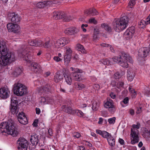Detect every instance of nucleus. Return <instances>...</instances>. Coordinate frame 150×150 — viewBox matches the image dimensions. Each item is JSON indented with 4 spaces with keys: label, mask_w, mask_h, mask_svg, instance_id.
Masks as SVG:
<instances>
[{
    "label": "nucleus",
    "mask_w": 150,
    "mask_h": 150,
    "mask_svg": "<svg viewBox=\"0 0 150 150\" xmlns=\"http://www.w3.org/2000/svg\"><path fill=\"white\" fill-rule=\"evenodd\" d=\"M7 133L13 137H16L18 134L17 129L12 123L6 122L0 124V133Z\"/></svg>",
    "instance_id": "nucleus-1"
},
{
    "label": "nucleus",
    "mask_w": 150,
    "mask_h": 150,
    "mask_svg": "<svg viewBox=\"0 0 150 150\" xmlns=\"http://www.w3.org/2000/svg\"><path fill=\"white\" fill-rule=\"evenodd\" d=\"M121 55L119 57H114L112 59L113 61L118 63L123 67H128V64L126 61L132 63L133 62L132 58L129 56L128 54L124 52H121Z\"/></svg>",
    "instance_id": "nucleus-2"
},
{
    "label": "nucleus",
    "mask_w": 150,
    "mask_h": 150,
    "mask_svg": "<svg viewBox=\"0 0 150 150\" xmlns=\"http://www.w3.org/2000/svg\"><path fill=\"white\" fill-rule=\"evenodd\" d=\"M128 22V18L127 16L121 18L119 19H115L112 23L114 29L117 32L122 31L125 29Z\"/></svg>",
    "instance_id": "nucleus-3"
},
{
    "label": "nucleus",
    "mask_w": 150,
    "mask_h": 150,
    "mask_svg": "<svg viewBox=\"0 0 150 150\" xmlns=\"http://www.w3.org/2000/svg\"><path fill=\"white\" fill-rule=\"evenodd\" d=\"M131 127L130 134L131 143L134 145L139 141L140 136L138 129L140 128V124L137 123V125H133Z\"/></svg>",
    "instance_id": "nucleus-4"
},
{
    "label": "nucleus",
    "mask_w": 150,
    "mask_h": 150,
    "mask_svg": "<svg viewBox=\"0 0 150 150\" xmlns=\"http://www.w3.org/2000/svg\"><path fill=\"white\" fill-rule=\"evenodd\" d=\"M5 57L6 59L16 58L15 54L12 52H8L6 45L3 42L0 43V58L3 56V54Z\"/></svg>",
    "instance_id": "nucleus-5"
},
{
    "label": "nucleus",
    "mask_w": 150,
    "mask_h": 150,
    "mask_svg": "<svg viewBox=\"0 0 150 150\" xmlns=\"http://www.w3.org/2000/svg\"><path fill=\"white\" fill-rule=\"evenodd\" d=\"M14 93L18 96H22L27 93L25 86L20 83H15L13 85Z\"/></svg>",
    "instance_id": "nucleus-6"
},
{
    "label": "nucleus",
    "mask_w": 150,
    "mask_h": 150,
    "mask_svg": "<svg viewBox=\"0 0 150 150\" xmlns=\"http://www.w3.org/2000/svg\"><path fill=\"white\" fill-rule=\"evenodd\" d=\"M19 150H27L28 144L27 141L24 138L20 137L17 141Z\"/></svg>",
    "instance_id": "nucleus-7"
},
{
    "label": "nucleus",
    "mask_w": 150,
    "mask_h": 150,
    "mask_svg": "<svg viewBox=\"0 0 150 150\" xmlns=\"http://www.w3.org/2000/svg\"><path fill=\"white\" fill-rule=\"evenodd\" d=\"M70 69L73 71L72 76L73 79L75 81H80L82 79L81 75L79 73L82 72V70L77 68H74L72 67L70 68Z\"/></svg>",
    "instance_id": "nucleus-8"
},
{
    "label": "nucleus",
    "mask_w": 150,
    "mask_h": 150,
    "mask_svg": "<svg viewBox=\"0 0 150 150\" xmlns=\"http://www.w3.org/2000/svg\"><path fill=\"white\" fill-rule=\"evenodd\" d=\"M54 45L57 48L63 47L69 43L67 39L65 38H62L58 40H55L53 42Z\"/></svg>",
    "instance_id": "nucleus-9"
},
{
    "label": "nucleus",
    "mask_w": 150,
    "mask_h": 150,
    "mask_svg": "<svg viewBox=\"0 0 150 150\" xmlns=\"http://www.w3.org/2000/svg\"><path fill=\"white\" fill-rule=\"evenodd\" d=\"M65 54L64 56V61L65 64L67 65L70 62L71 56L72 51L70 48L66 47Z\"/></svg>",
    "instance_id": "nucleus-10"
},
{
    "label": "nucleus",
    "mask_w": 150,
    "mask_h": 150,
    "mask_svg": "<svg viewBox=\"0 0 150 150\" xmlns=\"http://www.w3.org/2000/svg\"><path fill=\"white\" fill-rule=\"evenodd\" d=\"M7 59H6L4 55L3 54L2 57L0 58V70L1 69L2 66H5L15 61L16 60V58Z\"/></svg>",
    "instance_id": "nucleus-11"
},
{
    "label": "nucleus",
    "mask_w": 150,
    "mask_h": 150,
    "mask_svg": "<svg viewBox=\"0 0 150 150\" xmlns=\"http://www.w3.org/2000/svg\"><path fill=\"white\" fill-rule=\"evenodd\" d=\"M7 27L9 32L18 33L20 29V27L17 24L12 23H9L7 25Z\"/></svg>",
    "instance_id": "nucleus-12"
},
{
    "label": "nucleus",
    "mask_w": 150,
    "mask_h": 150,
    "mask_svg": "<svg viewBox=\"0 0 150 150\" xmlns=\"http://www.w3.org/2000/svg\"><path fill=\"white\" fill-rule=\"evenodd\" d=\"M150 51L149 49L147 47H143L139 50L138 55L139 57L142 58L146 57Z\"/></svg>",
    "instance_id": "nucleus-13"
},
{
    "label": "nucleus",
    "mask_w": 150,
    "mask_h": 150,
    "mask_svg": "<svg viewBox=\"0 0 150 150\" xmlns=\"http://www.w3.org/2000/svg\"><path fill=\"white\" fill-rule=\"evenodd\" d=\"M135 28L134 26H132L128 28L124 33V35L127 39L131 38L135 32Z\"/></svg>",
    "instance_id": "nucleus-14"
},
{
    "label": "nucleus",
    "mask_w": 150,
    "mask_h": 150,
    "mask_svg": "<svg viewBox=\"0 0 150 150\" xmlns=\"http://www.w3.org/2000/svg\"><path fill=\"white\" fill-rule=\"evenodd\" d=\"M9 17H11V21L13 23H18L21 20V18L18 14L14 13H10L8 14Z\"/></svg>",
    "instance_id": "nucleus-15"
},
{
    "label": "nucleus",
    "mask_w": 150,
    "mask_h": 150,
    "mask_svg": "<svg viewBox=\"0 0 150 150\" xmlns=\"http://www.w3.org/2000/svg\"><path fill=\"white\" fill-rule=\"evenodd\" d=\"M9 91L8 89L4 87L1 88H0V97L6 98L9 96Z\"/></svg>",
    "instance_id": "nucleus-16"
},
{
    "label": "nucleus",
    "mask_w": 150,
    "mask_h": 150,
    "mask_svg": "<svg viewBox=\"0 0 150 150\" xmlns=\"http://www.w3.org/2000/svg\"><path fill=\"white\" fill-rule=\"evenodd\" d=\"M22 51V52L19 54L20 57H22L26 61L29 62L30 61V56L28 52L27 51L25 48L23 49Z\"/></svg>",
    "instance_id": "nucleus-17"
},
{
    "label": "nucleus",
    "mask_w": 150,
    "mask_h": 150,
    "mask_svg": "<svg viewBox=\"0 0 150 150\" xmlns=\"http://www.w3.org/2000/svg\"><path fill=\"white\" fill-rule=\"evenodd\" d=\"M32 69L35 73H39L42 70L41 67L40 65L35 62L31 64Z\"/></svg>",
    "instance_id": "nucleus-18"
},
{
    "label": "nucleus",
    "mask_w": 150,
    "mask_h": 150,
    "mask_svg": "<svg viewBox=\"0 0 150 150\" xmlns=\"http://www.w3.org/2000/svg\"><path fill=\"white\" fill-rule=\"evenodd\" d=\"M29 44L32 46H39L42 45L43 42L40 39H35L30 40Z\"/></svg>",
    "instance_id": "nucleus-19"
},
{
    "label": "nucleus",
    "mask_w": 150,
    "mask_h": 150,
    "mask_svg": "<svg viewBox=\"0 0 150 150\" xmlns=\"http://www.w3.org/2000/svg\"><path fill=\"white\" fill-rule=\"evenodd\" d=\"M78 31V30L76 28L73 27L67 28L65 30L64 32L67 34L72 35L76 34Z\"/></svg>",
    "instance_id": "nucleus-20"
},
{
    "label": "nucleus",
    "mask_w": 150,
    "mask_h": 150,
    "mask_svg": "<svg viewBox=\"0 0 150 150\" xmlns=\"http://www.w3.org/2000/svg\"><path fill=\"white\" fill-rule=\"evenodd\" d=\"M50 85L47 84L45 86L40 88L38 89V92L41 94H43L44 95V93H46L50 91Z\"/></svg>",
    "instance_id": "nucleus-21"
},
{
    "label": "nucleus",
    "mask_w": 150,
    "mask_h": 150,
    "mask_svg": "<svg viewBox=\"0 0 150 150\" xmlns=\"http://www.w3.org/2000/svg\"><path fill=\"white\" fill-rule=\"evenodd\" d=\"M62 109L64 112L68 114L72 115L74 114L75 110L72 109L71 107H67L66 105H64L62 106Z\"/></svg>",
    "instance_id": "nucleus-22"
},
{
    "label": "nucleus",
    "mask_w": 150,
    "mask_h": 150,
    "mask_svg": "<svg viewBox=\"0 0 150 150\" xmlns=\"http://www.w3.org/2000/svg\"><path fill=\"white\" fill-rule=\"evenodd\" d=\"M30 141L35 146H36L39 141L38 136L36 134L32 135L30 139Z\"/></svg>",
    "instance_id": "nucleus-23"
},
{
    "label": "nucleus",
    "mask_w": 150,
    "mask_h": 150,
    "mask_svg": "<svg viewBox=\"0 0 150 150\" xmlns=\"http://www.w3.org/2000/svg\"><path fill=\"white\" fill-rule=\"evenodd\" d=\"M53 16L54 18L56 20L62 19L65 17V15L63 13L57 11L53 12Z\"/></svg>",
    "instance_id": "nucleus-24"
},
{
    "label": "nucleus",
    "mask_w": 150,
    "mask_h": 150,
    "mask_svg": "<svg viewBox=\"0 0 150 150\" xmlns=\"http://www.w3.org/2000/svg\"><path fill=\"white\" fill-rule=\"evenodd\" d=\"M135 76V73L131 69H129L127 70V78L128 80L131 81L133 79Z\"/></svg>",
    "instance_id": "nucleus-25"
},
{
    "label": "nucleus",
    "mask_w": 150,
    "mask_h": 150,
    "mask_svg": "<svg viewBox=\"0 0 150 150\" xmlns=\"http://www.w3.org/2000/svg\"><path fill=\"white\" fill-rule=\"evenodd\" d=\"M104 107L110 109V110H112L114 107L112 101L111 100H109L107 101L104 104Z\"/></svg>",
    "instance_id": "nucleus-26"
},
{
    "label": "nucleus",
    "mask_w": 150,
    "mask_h": 150,
    "mask_svg": "<svg viewBox=\"0 0 150 150\" xmlns=\"http://www.w3.org/2000/svg\"><path fill=\"white\" fill-rule=\"evenodd\" d=\"M64 76L65 78V81L67 84L71 85L72 82V79L70 76V74L69 73H64Z\"/></svg>",
    "instance_id": "nucleus-27"
},
{
    "label": "nucleus",
    "mask_w": 150,
    "mask_h": 150,
    "mask_svg": "<svg viewBox=\"0 0 150 150\" xmlns=\"http://www.w3.org/2000/svg\"><path fill=\"white\" fill-rule=\"evenodd\" d=\"M53 42L51 41L49 38L47 39L45 43L43 44V46L45 48H48L51 47L53 45Z\"/></svg>",
    "instance_id": "nucleus-28"
},
{
    "label": "nucleus",
    "mask_w": 150,
    "mask_h": 150,
    "mask_svg": "<svg viewBox=\"0 0 150 150\" xmlns=\"http://www.w3.org/2000/svg\"><path fill=\"white\" fill-rule=\"evenodd\" d=\"M84 13L85 14L88 15L91 14L92 16L97 15L98 14V13L94 8H90L89 10H86L85 11Z\"/></svg>",
    "instance_id": "nucleus-29"
},
{
    "label": "nucleus",
    "mask_w": 150,
    "mask_h": 150,
    "mask_svg": "<svg viewBox=\"0 0 150 150\" xmlns=\"http://www.w3.org/2000/svg\"><path fill=\"white\" fill-rule=\"evenodd\" d=\"M49 2V1H47L39 2L37 4V6L40 8H42L47 5Z\"/></svg>",
    "instance_id": "nucleus-30"
},
{
    "label": "nucleus",
    "mask_w": 150,
    "mask_h": 150,
    "mask_svg": "<svg viewBox=\"0 0 150 150\" xmlns=\"http://www.w3.org/2000/svg\"><path fill=\"white\" fill-rule=\"evenodd\" d=\"M63 79V75L58 73H56L54 76V81L56 83H58L61 81Z\"/></svg>",
    "instance_id": "nucleus-31"
},
{
    "label": "nucleus",
    "mask_w": 150,
    "mask_h": 150,
    "mask_svg": "<svg viewBox=\"0 0 150 150\" xmlns=\"http://www.w3.org/2000/svg\"><path fill=\"white\" fill-rule=\"evenodd\" d=\"M99 33L97 29H95L93 36V40L94 41H96L99 39Z\"/></svg>",
    "instance_id": "nucleus-32"
},
{
    "label": "nucleus",
    "mask_w": 150,
    "mask_h": 150,
    "mask_svg": "<svg viewBox=\"0 0 150 150\" xmlns=\"http://www.w3.org/2000/svg\"><path fill=\"white\" fill-rule=\"evenodd\" d=\"M99 107V103L98 102L94 101L93 102L92 104V108L94 111L97 110Z\"/></svg>",
    "instance_id": "nucleus-33"
},
{
    "label": "nucleus",
    "mask_w": 150,
    "mask_h": 150,
    "mask_svg": "<svg viewBox=\"0 0 150 150\" xmlns=\"http://www.w3.org/2000/svg\"><path fill=\"white\" fill-rule=\"evenodd\" d=\"M101 27L109 33H110L112 31L111 28L108 24L105 23L102 24L101 25Z\"/></svg>",
    "instance_id": "nucleus-34"
},
{
    "label": "nucleus",
    "mask_w": 150,
    "mask_h": 150,
    "mask_svg": "<svg viewBox=\"0 0 150 150\" xmlns=\"http://www.w3.org/2000/svg\"><path fill=\"white\" fill-rule=\"evenodd\" d=\"M75 88L78 90H81L85 87V86L83 84L76 83H74Z\"/></svg>",
    "instance_id": "nucleus-35"
},
{
    "label": "nucleus",
    "mask_w": 150,
    "mask_h": 150,
    "mask_svg": "<svg viewBox=\"0 0 150 150\" xmlns=\"http://www.w3.org/2000/svg\"><path fill=\"white\" fill-rule=\"evenodd\" d=\"M101 136L103 138L107 139H110L111 138V135L110 134L105 131H102Z\"/></svg>",
    "instance_id": "nucleus-36"
},
{
    "label": "nucleus",
    "mask_w": 150,
    "mask_h": 150,
    "mask_svg": "<svg viewBox=\"0 0 150 150\" xmlns=\"http://www.w3.org/2000/svg\"><path fill=\"white\" fill-rule=\"evenodd\" d=\"M10 109L11 113L13 114L16 115L18 112V109L16 106H11Z\"/></svg>",
    "instance_id": "nucleus-37"
},
{
    "label": "nucleus",
    "mask_w": 150,
    "mask_h": 150,
    "mask_svg": "<svg viewBox=\"0 0 150 150\" xmlns=\"http://www.w3.org/2000/svg\"><path fill=\"white\" fill-rule=\"evenodd\" d=\"M76 47L78 48L77 50L80 51L82 53H86V51L84 48V47L82 45L80 44H78L76 45Z\"/></svg>",
    "instance_id": "nucleus-38"
},
{
    "label": "nucleus",
    "mask_w": 150,
    "mask_h": 150,
    "mask_svg": "<svg viewBox=\"0 0 150 150\" xmlns=\"http://www.w3.org/2000/svg\"><path fill=\"white\" fill-rule=\"evenodd\" d=\"M11 106H16L18 104V101L17 98L14 97L11 98Z\"/></svg>",
    "instance_id": "nucleus-39"
},
{
    "label": "nucleus",
    "mask_w": 150,
    "mask_h": 150,
    "mask_svg": "<svg viewBox=\"0 0 150 150\" xmlns=\"http://www.w3.org/2000/svg\"><path fill=\"white\" fill-rule=\"evenodd\" d=\"M148 24H146V20L145 21L143 20H141L139 23V27L141 28H144Z\"/></svg>",
    "instance_id": "nucleus-40"
},
{
    "label": "nucleus",
    "mask_w": 150,
    "mask_h": 150,
    "mask_svg": "<svg viewBox=\"0 0 150 150\" xmlns=\"http://www.w3.org/2000/svg\"><path fill=\"white\" fill-rule=\"evenodd\" d=\"M23 117V118H22V120H20V123L23 125L27 124L28 122V120L26 116L25 115Z\"/></svg>",
    "instance_id": "nucleus-41"
},
{
    "label": "nucleus",
    "mask_w": 150,
    "mask_h": 150,
    "mask_svg": "<svg viewBox=\"0 0 150 150\" xmlns=\"http://www.w3.org/2000/svg\"><path fill=\"white\" fill-rule=\"evenodd\" d=\"M111 138L110 139H107V141L108 142V144L109 145L111 146H114L115 144V139L111 136Z\"/></svg>",
    "instance_id": "nucleus-42"
},
{
    "label": "nucleus",
    "mask_w": 150,
    "mask_h": 150,
    "mask_svg": "<svg viewBox=\"0 0 150 150\" xmlns=\"http://www.w3.org/2000/svg\"><path fill=\"white\" fill-rule=\"evenodd\" d=\"M40 102L43 104H47L48 103V99H46L44 97H42L40 98L39 99Z\"/></svg>",
    "instance_id": "nucleus-43"
},
{
    "label": "nucleus",
    "mask_w": 150,
    "mask_h": 150,
    "mask_svg": "<svg viewBox=\"0 0 150 150\" xmlns=\"http://www.w3.org/2000/svg\"><path fill=\"white\" fill-rule=\"evenodd\" d=\"M101 63L104 65H109L111 64L110 62L108 59H102L100 61Z\"/></svg>",
    "instance_id": "nucleus-44"
},
{
    "label": "nucleus",
    "mask_w": 150,
    "mask_h": 150,
    "mask_svg": "<svg viewBox=\"0 0 150 150\" xmlns=\"http://www.w3.org/2000/svg\"><path fill=\"white\" fill-rule=\"evenodd\" d=\"M76 114L79 117H83L84 115V113L81 110H75L74 114Z\"/></svg>",
    "instance_id": "nucleus-45"
},
{
    "label": "nucleus",
    "mask_w": 150,
    "mask_h": 150,
    "mask_svg": "<svg viewBox=\"0 0 150 150\" xmlns=\"http://www.w3.org/2000/svg\"><path fill=\"white\" fill-rule=\"evenodd\" d=\"M25 115V114L23 113V112H21L20 113H19L18 115V120L20 122V120H21L22 118H23V117Z\"/></svg>",
    "instance_id": "nucleus-46"
},
{
    "label": "nucleus",
    "mask_w": 150,
    "mask_h": 150,
    "mask_svg": "<svg viewBox=\"0 0 150 150\" xmlns=\"http://www.w3.org/2000/svg\"><path fill=\"white\" fill-rule=\"evenodd\" d=\"M22 71L21 68H16L15 70V73H16V75L20 74L22 72Z\"/></svg>",
    "instance_id": "nucleus-47"
},
{
    "label": "nucleus",
    "mask_w": 150,
    "mask_h": 150,
    "mask_svg": "<svg viewBox=\"0 0 150 150\" xmlns=\"http://www.w3.org/2000/svg\"><path fill=\"white\" fill-rule=\"evenodd\" d=\"M129 99L128 97H126L123 100L120 102V104L123 107L124 106L123 105V104H126L128 103Z\"/></svg>",
    "instance_id": "nucleus-48"
},
{
    "label": "nucleus",
    "mask_w": 150,
    "mask_h": 150,
    "mask_svg": "<svg viewBox=\"0 0 150 150\" xmlns=\"http://www.w3.org/2000/svg\"><path fill=\"white\" fill-rule=\"evenodd\" d=\"M129 89L130 92L132 93V96L133 97H134L136 95V91L133 88H131L130 87H129Z\"/></svg>",
    "instance_id": "nucleus-49"
},
{
    "label": "nucleus",
    "mask_w": 150,
    "mask_h": 150,
    "mask_svg": "<svg viewBox=\"0 0 150 150\" xmlns=\"http://www.w3.org/2000/svg\"><path fill=\"white\" fill-rule=\"evenodd\" d=\"M135 4V0H130L128 3V6L131 8Z\"/></svg>",
    "instance_id": "nucleus-50"
},
{
    "label": "nucleus",
    "mask_w": 150,
    "mask_h": 150,
    "mask_svg": "<svg viewBox=\"0 0 150 150\" xmlns=\"http://www.w3.org/2000/svg\"><path fill=\"white\" fill-rule=\"evenodd\" d=\"M88 26V25L87 24H82L81 26V28L84 32H86V30L85 28L87 27Z\"/></svg>",
    "instance_id": "nucleus-51"
},
{
    "label": "nucleus",
    "mask_w": 150,
    "mask_h": 150,
    "mask_svg": "<svg viewBox=\"0 0 150 150\" xmlns=\"http://www.w3.org/2000/svg\"><path fill=\"white\" fill-rule=\"evenodd\" d=\"M124 83L122 82L119 81L117 84V87L118 88H120L123 87Z\"/></svg>",
    "instance_id": "nucleus-52"
},
{
    "label": "nucleus",
    "mask_w": 150,
    "mask_h": 150,
    "mask_svg": "<svg viewBox=\"0 0 150 150\" xmlns=\"http://www.w3.org/2000/svg\"><path fill=\"white\" fill-rule=\"evenodd\" d=\"M108 121L109 122L110 124H113L114 123L115 121V118L112 117L110 118L108 120Z\"/></svg>",
    "instance_id": "nucleus-53"
},
{
    "label": "nucleus",
    "mask_w": 150,
    "mask_h": 150,
    "mask_svg": "<svg viewBox=\"0 0 150 150\" xmlns=\"http://www.w3.org/2000/svg\"><path fill=\"white\" fill-rule=\"evenodd\" d=\"M144 93L147 96H150V90L149 88L146 89L144 92Z\"/></svg>",
    "instance_id": "nucleus-54"
},
{
    "label": "nucleus",
    "mask_w": 150,
    "mask_h": 150,
    "mask_svg": "<svg viewBox=\"0 0 150 150\" xmlns=\"http://www.w3.org/2000/svg\"><path fill=\"white\" fill-rule=\"evenodd\" d=\"M144 93L147 96H150V90L149 88L146 89L144 92Z\"/></svg>",
    "instance_id": "nucleus-55"
},
{
    "label": "nucleus",
    "mask_w": 150,
    "mask_h": 150,
    "mask_svg": "<svg viewBox=\"0 0 150 150\" xmlns=\"http://www.w3.org/2000/svg\"><path fill=\"white\" fill-rule=\"evenodd\" d=\"M72 19L71 17L70 16H66L63 19L64 21L68 22L70 21Z\"/></svg>",
    "instance_id": "nucleus-56"
},
{
    "label": "nucleus",
    "mask_w": 150,
    "mask_h": 150,
    "mask_svg": "<svg viewBox=\"0 0 150 150\" xmlns=\"http://www.w3.org/2000/svg\"><path fill=\"white\" fill-rule=\"evenodd\" d=\"M115 79H118L120 78L121 76V75L118 72H117L115 74Z\"/></svg>",
    "instance_id": "nucleus-57"
},
{
    "label": "nucleus",
    "mask_w": 150,
    "mask_h": 150,
    "mask_svg": "<svg viewBox=\"0 0 150 150\" xmlns=\"http://www.w3.org/2000/svg\"><path fill=\"white\" fill-rule=\"evenodd\" d=\"M53 59L54 60L57 62L61 61L62 60V59L58 56H54L53 58Z\"/></svg>",
    "instance_id": "nucleus-58"
},
{
    "label": "nucleus",
    "mask_w": 150,
    "mask_h": 150,
    "mask_svg": "<svg viewBox=\"0 0 150 150\" xmlns=\"http://www.w3.org/2000/svg\"><path fill=\"white\" fill-rule=\"evenodd\" d=\"M81 135L80 133L77 132H74L73 133V136L76 138H79L80 137Z\"/></svg>",
    "instance_id": "nucleus-59"
},
{
    "label": "nucleus",
    "mask_w": 150,
    "mask_h": 150,
    "mask_svg": "<svg viewBox=\"0 0 150 150\" xmlns=\"http://www.w3.org/2000/svg\"><path fill=\"white\" fill-rule=\"evenodd\" d=\"M90 23H93L94 24L96 23L97 22L94 18H92L90 19L89 20Z\"/></svg>",
    "instance_id": "nucleus-60"
},
{
    "label": "nucleus",
    "mask_w": 150,
    "mask_h": 150,
    "mask_svg": "<svg viewBox=\"0 0 150 150\" xmlns=\"http://www.w3.org/2000/svg\"><path fill=\"white\" fill-rule=\"evenodd\" d=\"M146 24L148 25L150 24V14L148 16L147 18L146 19Z\"/></svg>",
    "instance_id": "nucleus-61"
},
{
    "label": "nucleus",
    "mask_w": 150,
    "mask_h": 150,
    "mask_svg": "<svg viewBox=\"0 0 150 150\" xmlns=\"http://www.w3.org/2000/svg\"><path fill=\"white\" fill-rule=\"evenodd\" d=\"M146 24L148 25L150 24V14L148 16L147 18L146 19Z\"/></svg>",
    "instance_id": "nucleus-62"
},
{
    "label": "nucleus",
    "mask_w": 150,
    "mask_h": 150,
    "mask_svg": "<svg viewBox=\"0 0 150 150\" xmlns=\"http://www.w3.org/2000/svg\"><path fill=\"white\" fill-rule=\"evenodd\" d=\"M38 120L37 119L35 120L33 123V126L37 127L38 126Z\"/></svg>",
    "instance_id": "nucleus-63"
},
{
    "label": "nucleus",
    "mask_w": 150,
    "mask_h": 150,
    "mask_svg": "<svg viewBox=\"0 0 150 150\" xmlns=\"http://www.w3.org/2000/svg\"><path fill=\"white\" fill-rule=\"evenodd\" d=\"M100 45L101 46L104 47H110V45H109V44H107L106 43H101L100 44Z\"/></svg>",
    "instance_id": "nucleus-64"
}]
</instances>
